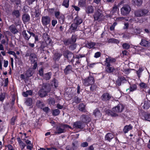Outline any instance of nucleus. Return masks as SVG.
I'll use <instances>...</instances> for the list:
<instances>
[{"label": "nucleus", "instance_id": "obj_49", "mask_svg": "<svg viewBox=\"0 0 150 150\" xmlns=\"http://www.w3.org/2000/svg\"><path fill=\"white\" fill-rule=\"evenodd\" d=\"M48 100L50 104L53 105L55 103V100L53 98H50Z\"/></svg>", "mask_w": 150, "mask_h": 150}, {"label": "nucleus", "instance_id": "obj_27", "mask_svg": "<svg viewBox=\"0 0 150 150\" xmlns=\"http://www.w3.org/2000/svg\"><path fill=\"white\" fill-rule=\"evenodd\" d=\"M10 30L13 33L15 34L18 32V31L15 25H12L9 27Z\"/></svg>", "mask_w": 150, "mask_h": 150}, {"label": "nucleus", "instance_id": "obj_31", "mask_svg": "<svg viewBox=\"0 0 150 150\" xmlns=\"http://www.w3.org/2000/svg\"><path fill=\"white\" fill-rule=\"evenodd\" d=\"M79 110L83 112H86V110L85 108V105L83 103L79 104Z\"/></svg>", "mask_w": 150, "mask_h": 150}, {"label": "nucleus", "instance_id": "obj_17", "mask_svg": "<svg viewBox=\"0 0 150 150\" xmlns=\"http://www.w3.org/2000/svg\"><path fill=\"white\" fill-rule=\"evenodd\" d=\"M22 34L24 37L25 39L28 40L31 37L30 35V32L27 31V32L25 30H24L22 32Z\"/></svg>", "mask_w": 150, "mask_h": 150}, {"label": "nucleus", "instance_id": "obj_7", "mask_svg": "<svg viewBox=\"0 0 150 150\" xmlns=\"http://www.w3.org/2000/svg\"><path fill=\"white\" fill-rule=\"evenodd\" d=\"M68 126L66 125H62L60 126L57 127L56 128V131L55 132V134H60L64 132V129L65 127Z\"/></svg>", "mask_w": 150, "mask_h": 150}, {"label": "nucleus", "instance_id": "obj_37", "mask_svg": "<svg viewBox=\"0 0 150 150\" xmlns=\"http://www.w3.org/2000/svg\"><path fill=\"white\" fill-rule=\"evenodd\" d=\"M93 8L91 6H88L86 8V11L88 13H93Z\"/></svg>", "mask_w": 150, "mask_h": 150}, {"label": "nucleus", "instance_id": "obj_26", "mask_svg": "<svg viewBox=\"0 0 150 150\" xmlns=\"http://www.w3.org/2000/svg\"><path fill=\"white\" fill-rule=\"evenodd\" d=\"M143 108L148 109L150 107V101L148 100H145L144 103Z\"/></svg>", "mask_w": 150, "mask_h": 150}, {"label": "nucleus", "instance_id": "obj_42", "mask_svg": "<svg viewBox=\"0 0 150 150\" xmlns=\"http://www.w3.org/2000/svg\"><path fill=\"white\" fill-rule=\"evenodd\" d=\"M37 105L39 108L42 109L43 108L44 104L43 102L40 101V100H38L36 103Z\"/></svg>", "mask_w": 150, "mask_h": 150}, {"label": "nucleus", "instance_id": "obj_47", "mask_svg": "<svg viewBox=\"0 0 150 150\" xmlns=\"http://www.w3.org/2000/svg\"><path fill=\"white\" fill-rule=\"evenodd\" d=\"M79 4L81 6H84L86 4V0H79Z\"/></svg>", "mask_w": 150, "mask_h": 150}, {"label": "nucleus", "instance_id": "obj_12", "mask_svg": "<svg viewBox=\"0 0 150 150\" xmlns=\"http://www.w3.org/2000/svg\"><path fill=\"white\" fill-rule=\"evenodd\" d=\"M81 121L83 123H87L89 122L91 120V119L88 115H82L80 117Z\"/></svg>", "mask_w": 150, "mask_h": 150}, {"label": "nucleus", "instance_id": "obj_18", "mask_svg": "<svg viewBox=\"0 0 150 150\" xmlns=\"http://www.w3.org/2000/svg\"><path fill=\"white\" fill-rule=\"evenodd\" d=\"M34 72L33 69L32 68L29 69L26 71L25 75L27 77H29L32 76Z\"/></svg>", "mask_w": 150, "mask_h": 150}, {"label": "nucleus", "instance_id": "obj_60", "mask_svg": "<svg viewBox=\"0 0 150 150\" xmlns=\"http://www.w3.org/2000/svg\"><path fill=\"white\" fill-rule=\"evenodd\" d=\"M81 101L80 99L78 97H76L74 98V101L76 103H79Z\"/></svg>", "mask_w": 150, "mask_h": 150}, {"label": "nucleus", "instance_id": "obj_57", "mask_svg": "<svg viewBox=\"0 0 150 150\" xmlns=\"http://www.w3.org/2000/svg\"><path fill=\"white\" fill-rule=\"evenodd\" d=\"M88 146V144L86 142H85L82 143L81 145V146L82 147H87Z\"/></svg>", "mask_w": 150, "mask_h": 150}, {"label": "nucleus", "instance_id": "obj_55", "mask_svg": "<svg viewBox=\"0 0 150 150\" xmlns=\"http://www.w3.org/2000/svg\"><path fill=\"white\" fill-rule=\"evenodd\" d=\"M16 120V117H13L11 119V124L12 125L15 124V122Z\"/></svg>", "mask_w": 150, "mask_h": 150}, {"label": "nucleus", "instance_id": "obj_14", "mask_svg": "<svg viewBox=\"0 0 150 150\" xmlns=\"http://www.w3.org/2000/svg\"><path fill=\"white\" fill-rule=\"evenodd\" d=\"M140 44L142 46L149 47L150 46V42L145 39H142Z\"/></svg>", "mask_w": 150, "mask_h": 150}, {"label": "nucleus", "instance_id": "obj_2", "mask_svg": "<svg viewBox=\"0 0 150 150\" xmlns=\"http://www.w3.org/2000/svg\"><path fill=\"white\" fill-rule=\"evenodd\" d=\"M95 82L94 78L90 75L84 80L83 84L85 86H88L93 85Z\"/></svg>", "mask_w": 150, "mask_h": 150}, {"label": "nucleus", "instance_id": "obj_64", "mask_svg": "<svg viewBox=\"0 0 150 150\" xmlns=\"http://www.w3.org/2000/svg\"><path fill=\"white\" fill-rule=\"evenodd\" d=\"M8 78H7L4 81L5 84L4 85V86L6 87V86H7L8 85Z\"/></svg>", "mask_w": 150, "mask_h": 150}, {"label": "nucleus", "instance_id": "obj_1", "mask_svg": "<svg viewBox=\"0 0 150 150\" xmlns=\"http://www.w3.org/2000/svg\"><path fill=\"white\" fill-rule=\"evenodd\" d=\"M82 19L78 16H76L74 20V22L71 24L70 29L72 32H74L77 29L78 26L82 22Z\"/></svg>", "mask_w": 150, "mask_h": 150}, {"label": "nucleus", "instance_id": "obj_52", "mask_svg": "<svg viewBox=\"0 0 150 150\" xmlns=\"http://www.w3.org/2000/svg\"><path fill=\"white\" fill-rule=\"evenodd\" d=\"M57 19H58L59 21H61L62 22V23H63L64 21V15L61 14L60 16L59 17V18H58Z\"/></svg>", "mask_w": 150, "mask_h": 150}, {"label": "nucleus", "instance_id": "obj_34", "mask_svg": "<svg viewBox=\"0 0 150 150\" xmlns=\"http://www.w3.org/2000/svg\"><path fill=\"white\" fill-rule=\"evenodd\" d=\"M69 0H64L62 4V6L66 8H68L69 5Z\"/></svg>", "mask_w": 150, "mask_h": 150}, {"label": "nucleus", "instance_id": "obj_63", "mask_svg": "<svg viewBox=\"0 0 150 150\" xmlns=\"http://www.w3.org/2000/svg\"><path fill=\"white\" fill-rule=\"evenodd\" d=\"M117 7L116 5H114L112 8V11L113 13L115 12L116 11H117Z\"/></svg>", "mask_w": 150, "mask_h": 150}, {"label": "nucleus", "instance_id": "obj_20", "mask_svg": "<svg viewBox=\"0 0 150 150\" xmlns=\"http://www.w3.org/2000/svg\"><path fill=\"white\" fill-rule=\"evenodd\" d=\"M132 128L133 126L131 124L125 126L123 128V132L125 133H127L129 131L132 130Z\"/></svg>", "mask_w": 150, "mask_h": 150}, {"label": "nucleus", "instance_id": "obj_40", "mask_svg": "<svg viewBox=\"0 0 150 150\" xmlns=\"http://www.w3.org/2000/svg\"><path fill=\"white\" fill-rule=\"evenodd\" d=\"M137 86L135 84H133L131 85L129 88L127 89L126 91L129 90L130 91H133L136 90L137 89Z\"/></svg>", "mask_w": 150, "mask_h": 150}, {"label": "nucleus", "instance_id": "obj_50", "mask_svg": "<svg viewBox=\"0 0 150 150\" xmlns=\"http://www.w3.org/2000/svg\"><path fill=\"white\" fill-rule=\"evenodd\" d=\"M144 118L147 121H150V114H147L144 116Z\"/></svg>", "mask_w": 150, "mask_h": 150}, {"label": "nucleus", "instance_id": "obj_43", "mask_svg": "<svg viewBox=\"0 0 150 150\" xmlns=\"http://www.w3.org/2000/svg\"><path fill=\"white\" fill-rule=\"evenodd\" d=\"M51 73L49 72L45 74L44 76V78L46 80H49L51 78Z\"/></svg>", "mask_w": 150, "mask_h": 150}, {"label": "nucleus", "instance_id": "obj_4", "mask_svg": "<svg viewBox=\"0 0 150 150\" xmlns=\"http://www.w3.org/2000/svg\"><path fill=\"white\" fill-rule=\"evenodd\" d=\"M50 21V18L49 16H42L41 17V22L44 26H46L49 24Z\"/></svg>", "mask_w": 150, "mask_h": 150}, {"label": "nucleus", "instance_id": "obj_29", "mask_svg": "<svg viewBox=\"0 0 150 150\" xmlns=\"http://www.w3.org/2000/svg\"><path fill=\"white\" fill-rule=\"evenodd\" d=\"M93 114L95 117L98 118L100 117L101 116V114L98 109H96L93 111Z\"/></svg>", "mask_w": 150, "mask_h": 150}, {"label": "nucleus", "instance_id": "obj_41", "mask_svg": "<svg viewBox=\"0 0 150 150\" xmlns=\"http://www.w3.org/2000/svg\"><path fill=\"white\" fill-rule=\"evenodd\" d=\"M35 14V17H38L40 15V10L38 8H35V9L33 10Z\"/></svg>", "mask_w": 150, "mask_h": 150}, {"label": "nucleus", "instance_id": "obj_15", "mask_svg": "<svg viewBox=\"0 0 150 150\" xmlns=\"http://www.w3.org/2000/svg\"><path fill=\"white\" fill-rule=\"evenodd\" d=\"M102 16V15L100 10L97 11L95 13L94 15V18L95 20H98Z\"/></svg>", "mask_w": 150, "mask_h": 150}, {"label": "nucleus", "instance_id": "obj_22", "mask_svg": "<svg viewBox=\"0 0 150 150\" xmlns=\"http://www.w3.org/2000/svg\"><path fill=\"white\" fill-rule=\"evenodd\" d=\"M72 69V68L71 66L68 65L64 69V72L66 74H67L73 71Z\"/></svg>", "mask_w": 150, "mask_h": 150}, {"label": "nucleus", "instance_id": "obj_21", "mask_svg": "<svg viewBox=\"0 0 150 150\" xmlns=\"http://www.w3.org/2000/svg\"><path fill=\"white\" fill-rule=\"evenodd\" d=\"M114 137L113 134L111 133H108L105 136V139L109 142H110L111 140Z\"/></svg>", "mask_w": 150, "mask_h": 150}, {"label": "nucleus", "instance_id": "obj_33", "mask_svg": "<svg viewBox=\"0 0 150 150\" xmlns=\"http://www.w3.org/2000/svg\"><path fill=\"white\" fill-rule=\"evenodd\" d=\"M133 4L137 6H140L142 3V0H133Z\"/></svg>", "mask_w": 150, "mask_h": 150}, {"label": "nucleus", "instance_id": "obj_61", "mask_svg": "<svg viewBox=\"0 0 150 150\" xmlns=\"http://www.w3.org/2000/svg\"><path fill=\"white\" fill-rule=\"evenodd\" d=\"M45 92V90H43V89H41L40 90V91H39V96L41 97H43L44 96H41L42 95H41V93H42V94L44 93Z\"/></svg>", "mask_w": 150, "mask_h": 150}, {"label": "nucleus", "instance_id": "obj_23", "mask_svg": "<svg viewBox=\"0 0 150 150\" xmlns=\"http://www.w3.org/2000/svg\"><path fill=\"white\" fill-rule=\"evenodd\" d=\"M79 146L78 142L77 141H73L72 144V148L73 150H76Z\"/></svg>", "mask_w": 150, "mask_h": 150}, {"label": "nucleus", "instance_id": "obj_13", "mask_svg": "<svg viewBox=\"0 0 150 150\" xmlns=\"http://www.w3.org/2000/svg\"><path fill=\"white\" fill-rule=\"evenodd\" d=\"M111 98V96L108 93H104L101 96V99L102 100L105 101L109 100Z\"/></svg>", "mask_w": 150, "mask_h": 150}, {"label": "nucleus", "instance_id": "obj_28", "mask_svg": "<svg viewBox=\"0 0 150 150\" xmlns=\"http://www.w3.org/2000/svg\"><path fill=\"white\" fill-rule=\"evenodd\" d=\"M30 59L32 63L36 61L37 58L35 54L32 53L30 55Z\"/></svg>", "mask_w": 150, "mask_h": 150}, {"label": "nucleus", "instance_id": "obj_36", "mask_svg": "<svg viewBox=\"0 0 150 150\" xmlns=\"http://www.w3.org/2000/svg\"><path fill=\"white\" fill-rule=\"evenodd\" d=\"M33 94V92L31 90L27 91L25 92H23V96L25 97H26L28 95H32Z\"/></svg>", "mask_w": 150, "mask_h": 150}, {"label": "nucleus", "instance_id": "obj_39", "mask_svg": "<svg viewBox=\"0 0 150 150\" xmlns=\"http://www.w3.org/2000/svg\"><path fill=\"white\" fill-rule=\"evenodd\" d=\"M25 104L28 106H31L32 104V100L30 98H28L25 102Z\"/></svg>", "mask_w": 150, "mask_h": 150}, {"label": "nucleus", "instance_id": "obj_19", "mask_svg": "<svg viewBox=\"0 0 150 150\" xmlns=\"http://www.w3.org/2000/svg\"><path fill=\"white\" fill-rule=\"evenodd\" d=\"M105 71L108 73H111L113 72L115 70L113 67L111 66V65H105Z\"/></svg>", "mask_w": 150, "mask_h": 150}, {"label": "nucleus", "instance_id": "obj_54", "mask_svg": "<svg viewBox=\"0 0 150 150\" xmlns=\"http://www.w3.org/2000/svg\"><path fill=\"white\" fill-rule=\"evenodd\" d=\"M117 25V23L115 22L113 25L110 27V30H114L115 26Z\"/></svg>", "mask_w": 150, "mask_h": 150}, {"label": "nucleus", "instance_id": "obj_9", "mask_svg": "<svg viewBox=\"0 0 150 150\" xmlns=\"http://www.w3.org/2000/svg\"><path fill=\"white\" fill-rule=\"evenodd\" d=\"M45 91V92L43 94H41V96H45L47 94V93L50 91V85L48 84H43L42 88Z\"/></svg>", "mask_w": 150, "mask_h": 150}, {"label": "nucleus", "instance_id": "obj_51", "mask_svg": "<svg viewBox=\"0 0 150 150\" xmlns=\"http://www.w3.org/2000/svg\"><path fill=\"white\" fill-rule=\"evenodd\" d=\"M134 33L136 34H140L142 32V30L139 28H136L134 30Z\"/></svg>", "mask_w": 150, "mask_h": 150}, {"label": "nucleus", "instance_id": "obj_24", "mask_svg": "<svg viewBox=\"0 0 150 150\" xmlns=\"http://www.w3.org/2000/svg\"><path fill=\"white\" fill-rule=\"evenodd\" d=\"M22 20L24 23L28 22L30 20V16L28 14H24L22 16Z\"/></svg>", "mask_w": 150, "mask_h": 150}, {"label": "nucleus", "instance_id": "obj_32", "mask_svg": "<svg viewBox=\"0 0 150 150\" xmlns=\"http://www.w3.org/2000/svg\"><path fill=\"white\" fill-rule=\"evenodd\" d=\"M134 16L136 17H141L142 16L140 9L137 10L134 12Z\"/></svg>", "mask_w": 150, "mask_h": 150}, {"label": "nucleus", "instance_id": "obj_62", "mask_svg": "<svg viewBox=\"0 0 150 150\" xmlns=\"http://www.w3.org/2000/svg\"><path fill=\"white\" fill-rule=\"evenodd\" d=\"M57 23V21L55 20H53L52 21V24L53 27L55 26L56 24Z\"/></svg>", "mask_w": 150, "mask_h": 150}, {"label": "nucleus", "instance_id": "obj_46", "mask_svg": "<svg viewBox=\"0 0 150 150\" xmlns=\"http://www.w3.org/2000/svg\"><path fill=\"white\" fill-rule=\"evenodd\" d=\"M122 47L123 48L126 50H128L130 48V46L128 44L125 43L122 44Z\"/></svg>", "mask_w": 150, "mask_h": 150}, {"label": "nucleus", "instance_id": "obj_8", "mask_svg": "<svg viewBox=\"0 0 150 150\" xmlns=\"http://www.w3.org/2000/svg\"><path fill=\"white\" fill-rule=\"evenodd\" d=\"M124 106L121 104H119L112 108V111L116 113L121 112L124 108Z\"/></svg>", "mask_w": 150, "mask_h": 150}, {"label": "nucleus", "instance_id": "obj_16", "mask_svg": "<svg viewBox=\"0 0 150 150\" xmlns=\"http://www.w3.org/2000/svg\"><path fill=\"white\" fill-rule=\"evenodd\" d=\"M43 37L47 44L49 45L51 44L52 41L47 34L45 33L43 35Z\"/></svg>", "mask_w": 150, "mask_h": 150}, {"label": "nucleus", "instance_id": "obj_48", "mask_svg": "<svg viewBox=\"0 0 150 150\" xmlns=\"http://www.w3.org/2000/svg\"><path fill=\"white\" fill-rule=\"evenodd\" d=\"M56 81V80L54 79L53 80L51 83L52 86H54L55 88H57V84Z\"/></svg>", "mask_w": 150, "mask_h": 150}, {"label": "nucleus", "instance_id": "obj_58", "mask_svg": "<svg viewBox=\"0 0 150 150\" xmlns=\"http://www.w3.org/2000/svg\"><path fill=\"white\" fill-rule=\"evenodd\" d=\"M142 71L143 70L140 68H139L138 70L137 71V73L139 77L140 75V74L142 73Z\"/></svg>", "mask_w": 150, "mask_h": 150}, {"label": "nucleus", "instance_id": "obj_38", "mask_svg": "<svg viewBox=\"0 0 150 150\" xmlns=\"http://www.w3.org/2000/svg\"><path fill=\"white\" fill-rule=\"evenodd\" d=\"M12 14L13 16L18 18L20 16V12L18 10H14L12 12Z\"/></svg>", "mask_w": 150, "mask_h": 150}, {"label": "nucleus", "instance_id": "obj_59", "mask_svg": "<svg viewBox=\"0 0 150 150\" xmlns=\"http://www.w3.org/2000/svg\"><path fill=\"white\" fill-rule=\"evenodd\" d=\"M60 13L59 11H55V16L56 18H59V17L60 16Z\"/></svg>", "mask_w": 150, "mask_h": 150}, {"label": "nucleus", "instance_id": "obj_44", "mask_svg": "<svg viewBox=\"0 0 150 150\" xmlns=\"http://www.w3.org/2000/svg\"><path fill=\"white\" fill-rule=\"evenodd\" d=\"M107 112L108 113V115H111L112 116L114 117H116L118 116V115L117 114L114 113L110 110H107Z\"/></svg>", "mask_w": 150, "mask_h": 150}, {"label": "nucleus", "instance_id": "obj_5", "mask_svg": "<svg viewBox=\"0 0 150 150\" xmlns=\"http://www.w3.org/2000/svg\"><path fill=\"white\" fill-rule=\"evenodd\" d=\"M85 124L81 121H78L74 123L73 127L76 129H82L85 127Z\"/></svg>", "mask_w": 150, "mask_h": 150}, {"label": "nucleus", "instance_id": "obj_45", "mask_svg": "<svg viewBox=\"0 0 150 150\" xmlns=\"http://www.w3.org/2000/svg\"><path fill=\"white\" fill-rule=\"evenodd\" d=\"M60 112V111L58 109H55L53 111L52 115L54 116H57L59 114Z\"/></svg>", "mask_w": 150, "mask_h": 150}, {"label": "nucleus", "instance_id": "obj_53", "mask_svg": "<svg viewBox=\"0 0 150 150\" xmlns=\"http://www.w3.org/2000/svg\"><path fill=\"white\" fill-rule=\"evenodd\" d=\"M5 98V94L4 93H1L0 95V100L3 101Z\"/></svg>", "mask_w": 150, "mask_h": 150}, {"label": "nucleus", "instance_id": "obj_11", "mask_svg": "<svg viewBox=\"0 0 150 150\" xmlns=\"http://www.w3.org/2000/svg\"><path fill=\"white\" fill-rule=\"evenodd\" d=\"M115 62L116 59H115L110 57H108L105 59V65H111V64H113Z\"/></svg>", "mask_w": 150, "mask_h": 150}, {"label": "nucleus", "instance_id": "obj_3", "mask_svg": "<svg viewBox=\"0 0 150 150\" xmlns=\"http://www.w3.org/2000/svg\"><path fill=\"white\" fill-rule=\"evenodd\" d=\"M131 11V8L128 5H125L121 9V14L125 16L128 14Z\"/></svg>", "mask_w": 150, "mask_h": 150}, {"label": "nucleus", "instance_id": "obj_10", "mask_svg": "<svg viewBox=\"0 0 150 150\" xmlns=\"http://www.w3.org/2000/svg\"><path fill=\"white\" fill-rule=\"evenodd\" d=\"M76 37L75 35H72L71 39L65 40L64 44L66 45L74 43L76 41Z\"/></svg>", "mask_w": 150, "mask_h": 150}, {"label": "nucleus", "instance_id": "obj_25", "mask_svg": "<svg viewBox=\"0 0 150 150\" xmlns=\"http://www.w3.org/2000/svg\"><path fill=\"white\" fill-rule=\"evenodd\" d=\"M62 55V54H61L58 52L55 53L54 55L53 59L55 61H58Z\"/></svg>", "mask_w": 150, "mask_h": 150}, {"label": "nucleus", "instance_id": "obj_6", "mask_svg": "<svg viewBox=\"0 0 150 150\" xmlns=\"http://www.w3.org/2000/svg\"><path fill=\"white\" fill-rule=\"evenodd\" d=\"M64 56L70 61L72 62L74 57L73 54L68 50L64 51L63 53Z\"/></svg>", "mask_w": 150, "mask_h": 150}, {"label": "nucleus", "instance_id": "obj_30", "mask_svg": "<svg viewBox=\"0 0 150 150\" xmlns=\"http://www.w3.org/2000/svg\"><path fill=\"white\" fill-rule=\"evenodd\" d=\"M141 11V13L142 16H146L148 15L149 13V10L146 9H140Z\"/></svg>", "mask_w": 150, "mask_h": 150}, {"label": "nucleus", "instance_id": "obj_56", "mask_svg": "<svg viewBox=\"0 0 150 150\" xmlns=\"http://www.w3.org/2000/svg\"><path fill=\"white\" fill-rule=\"evenodd\" d=\"M101 56V53L100 52H97L95 54L94 57L96 58H98Z\"/></svg>", "mask_w": 150, "mask_h": 150}, {"label": "nucleus", "instance_id": "obj_35", "mask_svg": "<svg viewBox=\"0 0 150 150\" xmlns=\"http://www.w3.org/2000/svg\"><path fill=\"white\" fill-rule=\"evenodd\" d=\"M96 45V43L94 42H88L86 44V47L88 48L91 49L93 48Z\"/></svg>", "mask_w": 150, "mask_h": 150}]
</instances>
